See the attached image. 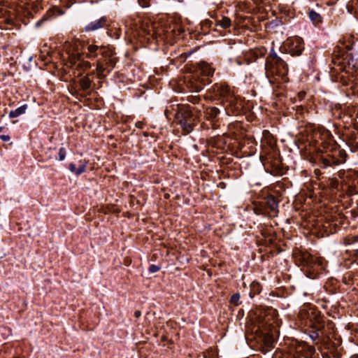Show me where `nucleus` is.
Returning a JSON list of instances; mask_svg holds the SVG:
<instances>
[{
    "label": "nucleus",
    "instance_id": "423d86ee",
    "mask_svg": "<svg viewBox=\"0 0 358 358\" xmlns=\"http://www.w3.org/2000/svg\"><path fill=\"white\" fill-rule=\"evenodd\" d=\"M108 26H109V22L107 17H101L86 24L84 27V30L86 32L95 31L99 29L107 27Z\"/></svg>",
    "mask_w": 358,
    "mask_h": 358
},
{
    "label": "nucleus",
    "instance_id": "c756f323",
    "mask_svg": "<svg viewBox=\"0 0 358 358\" xmlns=\"http://www.w3.org/2000/svg\"><path fill=\"white\" fill-rule=\"evenodd\" d=\"M159 269L160 267L155 264H152L149 266V271L151 273H156L159 271Z\"/></svg>",
    "mask_w": 358,
    "mask_h": 358
},
{
    "label": "nucleus",
    "instance_id": "a19ab883",
    "mask_svg": "<svg viewBox=\"0 0 358 358\" xmlns=\"http://www.w3.org/2000/svg\"><path fill=\"white\" fill-rule=\"evenodd\" d=\"M167 113H168V110H165V115H167Z\"/></svg>",
    "mask_w": 358,
    "mask_h": 358
},
{
    "label": "nucleus",
    "instance_id": "4c0bfd02",
    "mask_svg": "<svg viewBox=\"0 0 358 358\" xmlns=\"http://www.w3.org/2000/svg\"><path fill=\"white\" fill-rule=\"evenodd\" d=\"M304 94H304V92H300V93L299 94V98H300V99H302V98L303 97Z\"/></svg>",
    "mask_w": 358,
    "mask_h": 358
},
{
    "label": "nucleus",
    "instance_id": "20e7f679",
    "mask_svg": "<svg viewBox=\"0 0 358 358\" xmlns=\"http://www.w3.org/2000/svg\"><path fill=\"white\" fill-rule=\"evenodd\" d=\"M187 87L190 89L192 92H200L204 85V80L199 78L198 75L189 74L185 77Z\"/></svg>",
    "mask_w": 358,
    "mask_h": 358
},
{
    "label": "nucleus",
    "instance_id": "412c9836",
    "mask_svg": "<svg viewBox=\"0 0 358 358\" xmlns=\"http://www.w3.org/2000/svg\"><path fill=\"white\" fill-rule=\"evenodd\" d=\"M277 59H281V58L277 55L275 51L271 50L268 58L266 59L265 64H273L274 63L278 62Z\"/></svg>",
    "mask_w": 358,
    "mask_h": 358
},
{
    "label": "nucleus",
    "instance_id": "72a5a7b5",
    "mask_svg": "<svg viewBox=\"0 0 358 358\" xmlns=\"http://www.w3.org/2000/svg\"><path fill=\"white\" fill-rule=\"evenodd\" d=\"M310 336L314 341L319 337V333L313 332V334L310 335Z\"/></svg>",
    "mask_w": 358,
    "mask_h": 358
},
{
    "label": "nucleus",
    "instance_id": "f3484780",
    "mask_svg": "<svg viewBox=\"0 0 358 358\" xmlns=\"http://www.w3.org/2000/svg\"><path fill=\"white\" fill-rule=\"evenodd\" d=\"M308 17L315 25H318L322 22V16L313 10L308 12Z\"/></svg>",
    "mask_w": 358,
    "mask_h": 358
},
{
    "label": "nucleus",
    "instance_id": "bb28decb",
    "mask_svg": "<svg viewBox=\"0 0 358 358\" xmlns=\"http://www.w3.org/2000/svg\"><path fill=\"white\" fill-rule=\"evenodd\" d=\"M86 169V164H82L79 166V167L77 169L76 175H80L83 173Z\"/></svg>",
    "mask_w": 358,
    "mask_h": 358
},
{
    "label": "nucleus",
    "instance_id": "2f4dec72",
    "mask_svg": "<svg viewBox=\"0 0 358 358\" xmlns=\"http://www.w3.org/2000/svg\"><path fill=\"white\" fill-rule=\"evenodd\" d=\"M0 139H1L3 141L7 142V141H10V138L8 135H1L0 136Z\"/></svg>",
    "mask_w": 358,
    "mask_h": 358
},
{
    "label": "nucleus",
    "instance_id": "a878e982",
    "mask_svg": "<svg viewBox=\"0 0 358 358\" xmlns=\"http://www.w3.org/2000/svg\"><path fill=\"white\" fill-rule=\"evenodd\" d=\"M138 2L142 8H148L150 6V0H138Z\"/></svg>",
    "mask_w": 358,
    "mask_h": 358
},
{
    "label": "nucleus",
    "instance_id": "5701e85b",
    "mask_svg": "<svg viewBox=\"0 0 358 358\" xmlns=\"http://www.w3.org/2000/svg\"><path fill=\"white\" fill-rule=\"evenodd\" d=\"M358 242V236H348L345 238V243L347 245Z\"/></svg>",
    "mask_w": 358,
    "mask_h": 358
},
{
    "label": "nucleus",
    "instance_id": "7ed1b4c3",
    "mask_svg": "<svg viewBox=\"0 0 358 358\" xmlns=\"http://www.w3.org/2000/svg\"><path fill=\"white\" fill-rule=\"evenodd\" d=\"M63 48L68 55L71 67L77 66L78 69L83 70H87L91 68L92 65L90 62L81 60V55L78 50V45L76 44L65 42Z\"/></svg>",
    "mask_w": 358,
    "mask_h": 358
},
{
    "label": "nucleus",
    "instance_id": "58836bf2",
    "mask_svg": "<svg viewBox=\"0 0 358 358\" xmlns=\"http://www.w3.org/2000/svg\"><path fill=\"white\" fill-rule=\"evenodd\" d=\"M198 358H206V356L205 355L202 354V355H200L198 357Z\"/></svg>",
    "mask_w": 358,
    "mask_h": 358
},
{
    "label": "nucleus",
    "instance_id": "6ab92c4d",
    "mask_svg": "<svg viewBox=\"0 0 358 358\" xmlns=\"http://www.w3.org/2000/svg\"><path fill=\"white\" fill-rule=\"evenodd\" d=\"M262 342L264 347L267 348H272L273 347L274 339L272 335L268 333L264 334Z\"/></svg>",
    "mask_w": 358,
    "mask_h": 358
},
{
    "label": "nucleus",
    "instance_id": "6e6552de",
    "mask_svg": "<svg viewBox=\"0 0 358 358\" xmlns=\"http://www.w3.org/2000/svg\"><path fill=\"white\" fill-rule=\"evenodd\" d=\"M214 69H213L208 63L201 62L198 64L196 69V74H201L203 76L210 77L214 73Z\"/></svg>",
    "mask_w": 358,
    "mask_h": 358
},
{
    "label": "nucleus",
    "instance_id": "39448f33",
    "mask_svg": "<svg viewBox=\"0 0 358 358\" xmlns=\"http://www.w3.org/2000/svg\"><path fill=\"white\" fill-rule=\"evenodd\" d=\"M301 262L304 266L313 268L314 270L317 269V271H318L317 268L320 269L323 268V259L313 257L309 253H304L301 255Z\"/></svg>",
    "mask_w": 358,
    "mask_h": 358
},
{
    "label": "nucleus",
    "instance_id": "c9c22d12",
    "mask_svg": "<svg viewBox=\"0 0 358 358\" xmlns=\"http://www.w3.org/2000/svg\"><path fill=\"white\" fill-rule=\"evenodd\" d=\"M259 54L261 55V56H264L265 52H266V50L264 48H262V50H259Z\"/></svg>",
    "mask_w": 358,
    "mask_h": 358
},
{
    "label": "nucleus",
    "instance_id": "37998d69",
    "mask_svg": "<svg viewBox=\"0 0 358 358\" xmlns=\"http://www.w3.org/2000/svg\"><path fill=\"white\" fill-rule=\"evenodd\" d=\"M356 254L358 255V249L356 250Z\"/></svg>",
    "mask_w": 358,
    "mask_h": 358
},
{
    "label": "nucleus",
    "instance_id": "7c9ffc66",
    "mask_svg": "<svg viewBox=\"0 0 358 358\" xmlns=\"http://www.w3.org/2000/svg\"><path fill=\"white\" fill-rule=\"evenodd\" d=\"M69 170L72 172V173H74L76 175V171H77V168H76V166L75 164L73 163H71L69 164Z\"/></svg>",
    "mask_w": 358,
    "mask_h": 358
},
{
    "label": "nucleus",
    "instance_id": "f03ea898",
    "mask_svg": "<svg viewBox=\"0 0 358 358\" xmlns=\"http://www.w3.org/2000/svg\"><path fill=\"white\" fill-rule=\"evenodd\" d=\"M273 64H265L266 76L271 84L275 83H287L288 68L287 64L281 59Z\"/></svg>",
    "mask_w": 358,
    "mask_h": 358
},
{
    "label": "nucleus",
    "instance_id": "ddd939ff",
    "mask_svg": "<svg viewBox=\"0 0 358 358\" xmlns=\"http://www.w3.org/2000/svg\"><path fill=\"white\" fill-rule=\"evenodd\" d=\"M108 69L107 68V66H104L103 62L97 60L95 73L99 78H103L106 76L105 72H108Z\"/></svg>",
    "mask_w": 358,
    "mask_h": 358
},
{
    "label": "nucleus",
    "instance_id": "4be33fe9",
    "mask_svg": "<svg viewBox=\"0 0 358 358\" xmlns=\"http://www.w3.org/2000/svg\"><path fill=\"white\" fill-rule=\"evenodd\" d=\"M240 294L238 293H236L233 294L230 299V303L234 304V306H237L239 305V301H240Z\"/></svg>",
    "mask_w": 358,
    "mask_h": 358
},
{
    "label": "nucleus",
    "instance_id": "9d476101",
    "mask_svg": "<svg viewBox=\"0 0 358 358\" xmlns=\"http://www.w3.org/2000/svg\"><path fill=\"white\" fill-rule=\"evenodd\" d=\"M266 206L272 214L269 215L270 217H275L277 215L278 213V201L275 199V198L269 195L266 197Z\"/></svg>",
    "mask_w": 358,
    "mask_h": 358
},
{
    "label": "nucleus",
    "instance_id": "a211bd4d",
    "mask_svg": "<svg viewBox=\"0 0 358 358\" xmlns=\"http://www.w3.org/2000/svg\"><path fill=\"white\" fill-rule=\"evenodd\" d=\"M220 94L224 99V101L227 98L232 95L234 93L231 92V88L227 85H221L219 88Z\"/></svg>",
    "mask_w": 358,
    "mask_h": 358
},
{
    "label": "nucleus",
    "instance_id": "f704fd0d",
    "mask_svg": "<svg viewBox=\"0 0 358 358\" xmlns=\"http://www.w3.org/2000/svg\"><path fill=\"white\" fill-rule=\"evenodd\" d=\"M134 315L136 318H138L141 316V312L140 310H136L134 313Z\"/></svg>",
    "mask_w": 358,
    "mask_h": 358
},
{
    "label": "nucleus",
    "instance_id": "2eb2a0df",
    "mask_svg": "<svg viewBox=\"0 0 358 358\" xmlns=\"http://www.w3.org/2000/svg\"><path fill=\"white\" fill-rule=\"evenodd\" d=\"M28 108V106L27 104H24L17 108H16L14 110H10L9 113V117L10 118H15L19 117L21 115H23L26 113V110Z\"/></svg>",
    "mask_w": 358,
    "mask_h": 358
},
{
    "label": "nucleus",
    "instance_id": "9b49d317",
    "mask_svg": "<svg viewBox=\"0 0 358 358\" xmlns=\"http://www.w3.org/2000/svg\"><path fill=\"white\" fill-rule=\"evenodd\" d=\"M87 50L89 53L87 55V57L88 58L96 57L99 53L101 55L102 51L106 50L104 46H98L96 45H90L87 47Z\"/></svg>",
    "mask_w": 358,
    "mask_h": 358
},
{
    "label": "nucleus",
    "instance_id": "e433bc0d",
    "mask_svg": "<svg viewBox=\"0 0 358 358\" xmlns=\"http://www.w3.org/2000/svg\"><path fill=\"white\" fill-rule=\"evenodd\" d=\"M323 163L325 166H329V162L327 159H324Z\"/></svg>",
    "mask_w": 358,
    "mask_h": 358
},
{
    "label": "nucleus",
    "instance_id": "0eeeda50",
    "mask_svg": "<svg viewBox=\"0 0 358 358\" xmlns=\"http://www.w3.org/2000/svg\"><path fill=\"white\" fill-rule=\"evenodd\" d=\"M101 55L103 58V62L105 63V65L108 69V73H110L113 69L115 67L117 63V58L113 57V53L110 50H103L101 52Z\"/></svg>",
    "mask_w": 358,
    "mask_h": 358
},
{
    "label": "nucleus",
    "instance_id": "b1692460",
    "mask_svg": "<svg viewBox=\"0 0 358 358\" xmlns=\"http://www.w3.org/2000/svg\"><path fill=\"white\" fill-rule=\"evenodd\" d=\"M213 24H215V22L210 20H206L203 22H202V27H211Z\"/></svg>",
    "mask_w": 358,
    "mask_h": 358
},
{
    "label": "nucleus",
    "instance_id": "79ce46f5",
    "mask_svg": "<svg viewBox=\"0 0 358 358\" xmlns=\"http://www.w3.org/2000/svg\"><path fill=\"white\" fill-rule=\"evenodd\" d=\"M3 127H0V132L2 131Z\"/></svg>",
    "mask_w": 358,
    "mask_h": 358
},
{
    "label": "nucleus",
    "instance_id": "f257e3e1",
    "mask_svg": "<svg viewBox=\"0 0 358 358\" xmlns=\"http://www.w3.org/2000/svg\"><path fill=\"white\" fill-rule=\"evenodd\" d=\"M176 107L177 110L175 114L176 123L180 125L184 134H188L193 131L195 125L196 115L194 113L199 110L189 105H177Z\"/></svg>",
    "mask_w": 358,
    "mask_h": 358
},
{
    "label": "nucleus",
    "instance_id": "393cba45",
    "mask_svg": "<svg viewBox=\"0 0 358 358\" xmlns=\"http://www.w3.org/2000/svg\"><path fill=\"white\" fill-rule=\"evenodd\" d=\"M199 100H200V98L198 96H188V101L194 104L199 103Z\"/></svg>",
    "mask_w": 358,
    "mask_h": 358
},
{
    "label": "nucleus",
    "instance_id": "ea45409f",
    "mask_svg": "<svg viewBox=\"0 0 358 358\" xmlns=\"http://www.w3.org/2000/svg\"><path fill=\"white\" fill-rule=\"evenodd\" d=\"M264 135H266V134L270 135V134H269L268 131H266V130H265V131H264Z\"/></svg>",
    "mask_w": 358,
    "mask_h": 358
},
{
    "label": "nucleus",
    "instance_id": "c85d7f7f",
    "mask_svg": "<svg viewBox=\"0 0 358 358\" xmlns=\"http://www.w3.org/2000/svg\"><path fill=\"white\" fill-rule=\"evenodd\" d=\"M66 157V151L64 148H62L59 152V160L62 161L65 159Z\"/></svg>",
    "mask_w": 358,
    "mask_h": 358
},
{
    "label": "nucleus",
    "instance_id": "cd10ccee",
    "mask_svg": "<svg viewBox=\"0 0 358 358\" xmlns=\"http://www.w3.org/2000/svg\"><path fill=\"white\" fill-rule=\"evenodd\" d=\"M254 211L257 215H266L265 210L262 209L261 207L256 206L254 208Z\"/></svg>",
    "mask_w": 358,
    "mask_h": 358
},
{
    "label": "nucleus",
    "instance_id": "dca6fc26",
    "mask_svg": "<svg viewBox=\"0 0 358 358\" xmlns=\"http://www.w3.org/2000/svg\"><path fill=\"white\" fill-rule=\"evenodd\" d=\"M231 22L229 17H222L221 20H217L215 22V27H220L222 29H227L230 27Z\"/></svg>",
    "mask_w": 358,
    "mask_h": 358
},
{
    "label": "nucleus",
    "instance_id": "473e14b6",
    "mask_svg": "<svg viewBox=\"0 0 358 358\" xmlns=\"http://www.w3.org/2000/svg\"><path fill=\"white\" fill-rule=\"evenodd\" d=\"M144 123L141 121L136 122L135 124L136 127L138 129H143V128Z\"/></svg>",
    "mask_w": 358,
    "mask_h": 358
},
{
    "label": "nucleus",
    "instance_id": "4468645a",
    "mask_svg": "<svg viewBox=\"0 0 358 358\" xmlns=\"http://www.w3.org/2000/svg\"><path fill=\"white\" fill-rule=\"evenodd\" d=\"M224 102L227 103L229 106L236 110H238L239 108L241 107V103H239L238 99L234 95V94L230 95V96L227 98Z\"/></svg>",
    "mask_w": 358,
    "mask_h": 358
},
{
    "label": "nucleus",
    "instance_id": "aec40b11",
    "mask_svg": "<svg viewBox=\"0 0 358 358\" xmlns=\"http://www.w3.org/2000/svg\"><path fill=\"white\" fill-rule=\"evenodd\" d=\"M80 85L83 90H87L90 89L91 87V80L87 76L80 79Z\"/></svg>",
    "mask_w": 358,
    "mask_h": 358
},
{
    "label": "nucleus",
    "instance_id": "f8f14e48",
    "mask_svg": "<svg viewBox=\"0 0 358 358\" xmlns=\"http://www.w3.org/2000/svg\"><path fill=\"white\" fill-rule=\"evenodd\" d=\"M204 113L208 120H213L217 117L220 110L217 107H208Z\"/></svg>",
    "mask_w": 358,
    "mask_h": 358
},
{
    "label": "nucleus",
    "instance_id": "1a4fd4ad",
    "mask_svg": "<svg viewBox=\"0 0 358 358\" xmlns=\"http://www.w3.org/2000/svg\"><path fill=\"white\" fill-rule=\"evenodd\" d=\"M344 69L346 73L352 77H358V62L357 60L350 59Z\"/></svg>",
    "mask_w": 358,
    "mask_h": 358
}]
</instances>
